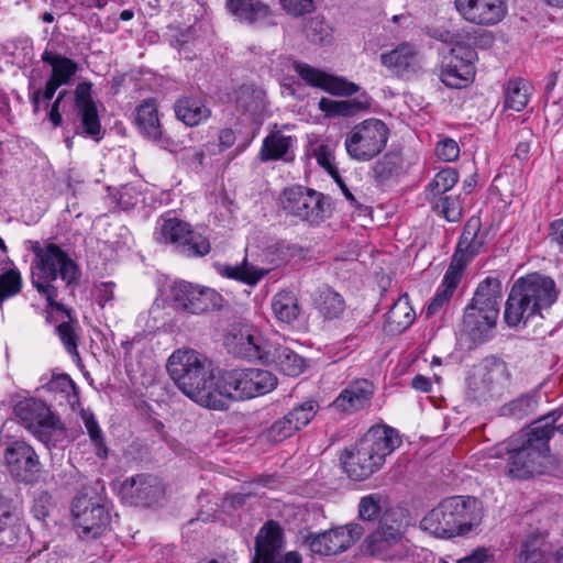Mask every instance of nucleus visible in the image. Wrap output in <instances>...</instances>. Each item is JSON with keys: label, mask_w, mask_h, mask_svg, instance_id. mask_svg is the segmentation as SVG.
Returning <instances> with one entry per match:
<instances>
[{"label": "nucleus", "mask_w": 563, "mask_h": 563, "mask_svg": "<svg viewBox=\"0 0 563 563\" xmlns=\"http://www.w3.org/2000/svg\"><path fill=\"white\" fill-rule=\"evenodd\" d=\"M559 417L560 411L543 416L533 422L528 432L493 448L490 456L506 460V474L515 479H528L543 473L550 453L549 441L554 434L552 423Z\"/></svg>", "instance_id": "f257e3e1"}, {"label": "nucleus", "mask_w": 563, "mask_h": 563, "mask_svg": "<svg viewBox=\"0 0 563 563\" xmlns=\"http://www.w3.org/2000/svg\"><path fill=\"white\" fill-rule=\"evenodd\" d=\"M167 371L175 385L201 407L221 409L212 361L192 349H178L167 362Z\"/></svg>", "instance_id": "f03ea898"}, {"label": "nucleus", "mask_w": 563, "mask_h": 563, "mask_svg": "<svg viewBox=\"0 0 563 563\" xmlns=\"http://www.w3.org/2000/svg\"><path fill=\"white\" fill-rule=\"evenodd\" d=\"M30 251L34 254L31 264L32 285L46 298L51 310L60 311L69 317V311L64 305L56 301L57 288L53 283L59 276L67 285L76 283L79 271L69 255L55 243L41 245L38 241L31 243Z\"/></svg>", "instance_id": "7ed1b4c3"}, {"label": "nucleus", "mask_w": 563, "mask_h": 563, "mask_svg": "<svg viewBox=\"0 0 563 563\" xmlns=\"http://www.w3.org/2000/svg\"><path fill=\"white\" fill-rule=\"evenodd\" d=\"M558 299V289L551 277L532 273L517 279L505 303L504 320L511 327L526 324L542 316Z\"/></svg>", "instance_id": "20e7f679"}, {"label": "nucleus", "mask_w": 563, "mask_h": 563, "mask_svg": "<svg viewBox=\"0 0 563 563\" xmlns=\"http://www.w3.org/2000/svg\"><path fill=\"white\" fill-rule=\"evenodd\" d=\"M401 443L390 427L371 428L350 450L341 455L344 472L353 481H364L377 472L385 459Z\"/></svg>", "instance_id": "39448f33"}, {"label": "nucleus", "mask_w": 563, "mask_h": 563, "mask_svg": "<svg viewBox=\"0 0 563 563\" xmlns=\"http://www.w3.org/2000/svg\"><path fill=\"white\" fill-rule=\"evenodd\" d=\"M482 518V506L476 498L452 496L430 510L420 527L435 537L451 539L471 532L479 526Z\"/></svg>", "instance_id": "423d86ee"}, {"label": "nucleus", "mask_w": 563, "mask_h": 563, "mask_svg": "<svg viewBox=\"0 0 563 563\" xmlns=\"http://www.w3.org/2000/svg\"><path fill=\"white\" fill-rule=\"evenodd\" d=\"M501 283L487 277L479 285L465 307L461 332L474 344L486 342L493 334L501 303Z\"/></svg>", "instance_id": "0eeeda50"}, {"label": "nucleus", "mask_w": 563, "mask_h": 563, "mask_svg": "<svg viewBox=\"0 0 563 563\" xmlns=\"http://www.w3.org/2000/svg\"><path fill=\"white\" fill-rule=\"evenodd\" d=\"M277 377L262 368H233L223 371L218 378V390L222 407L227 408V399H250L265 395L276 388Z\"/></svg>", "instance_id": "6e6552de"}, {"label": "nucleus", "mask_w": 563, "mask_h": 563, "mask_svg": "<svg viewBox=\"0 0 563 563\" xmlns=\"http://www.w3.org/2000/svg\"><path fill=\"white\" fill-rule=\"evenodd\" d=\"M71 514L77 534L84 540L97 539L110 527L108 500L93 487H84L74 498Z\"/></svg>", "instance_id": "1a4fd4ad"}, {"label": "nucleus", "mask_w": 563, "mask_h": 563, "mask_svg": "<svg viewBox=\"0 0 563 563\" xmlns=\"http://www.w3.org/2000/svg\"><path fill=\"white\" fill-rule=\"evenodd\" d=\"M154 239L157 243L172 245L186 257H200L210 250L209 240L194 231L191 225L176 217L162 216L156 222Z\"/></svg>", "instance_id": "9d476101"}, {"label": "nucleus", "mask_w": 563, "mask_h": 563, "mask_svg": "<svg viewBox=\"0 0 563 563\" xmlns=\"http://www.w3.org/2000/svg\"><path fill=\"white\" fill-rule=\"evenodd\" d=\"M389 129L376 118L355 124L344 139V147L350 158L356 162H369L386 147Z\"/></svg>", "instance_id": "9b49d317"}, {"label": "nucleus", "mask_w": 563, "mask_h": 563, "mask_svg": "<svg viewBox=\"0 0 563 563\" xmlns=\"http://www.w3.org/2000/svg\"><path fill=\"white\" fill-rule=\"evenodd\" d=\"M280 203L283 210L288 216L305 221L310 225H319L331 216V208L327 197L321 192L301 186L285 189Z\"/></svg>", "instance_id": "f8f14e48"}, {"label": "nucleus", "mask_w": 563, "mask_h": 563, "mask_svg": "<svg viewBox=\"0 0 563 563\" xmlns=\"http://www.w3.org/2000/svg\"><path fill=\"white\" fill-rule=\"evenodd\" d=\"M170 297L177 309L191 314L220 309L223 302V297L213 288L185 280L172 286Z\"/></svg>", "instance_id": "ddd939ff"}, {"label": "nucleus", "mask_w": 563, "mask_h": 563, "mask_svg": "<svg viewBox=\"0 0 563 563\" xmlns=\"http://www.w3.org/2000/svg\"><path fill=\"white\" fill-rule=\"evenodd\" d=\"M284 533L277 521L268 520L255 537L254 555L251 563H302L299 553L295 551L282 554Z\"/></svg>", "instance_id": "4468645a"}, {"label": "nucleus", "mask_w": 563, "mask_h": 563, "mask_svg": "<svg viewBox=\"0 0 563 563\" xmlns=\"http://www.w3.org/2000/svg\"><path fill=\"white\" fill-rule=\"evenodd\" d=\"M364 527L361 523L350 522L321 533H310L306 537L305 542L316 554L336 555L358 541L364 534Z\"/></svg>", "instance_id": "2eb2a0df"}, {"label": "nucleus", "mask_w": 563, "mask_h": 563, "mask_svg": "<svg viewBox=\"0 0 563 563\" xmlns=\"http://www.w3.org/2000/svg\"><path fill=\"white\" fill-rule=\"evenodd\" d=\"M475 52L465 46L452 47L441 57L439 77L450 88H463L473 79L475 74Z\"/></svg>", "instance_id": "dca6fc26"}, {"label": "nucleus", "mask_w": 563, "mask_h": 563, "mask_svg": "<svg viewBox=\"0 0 563 563\" xmlns=\"http://www.w3.org/2000/svg\"><path fill=\"white\" fill-rule=\"evenodd\" d=\"M9 473L18 482H37L42 464L35 450L24 441H13L4 451Z\"/></svg>", "instance_id": "f3484780"}, {"label": "nucleus", "mask_w": 563, "mask_h": 563, "mask_svg": "<svg viewBox=\"0 0 563 563\" xmlns=\"http://www.w3.org/2000/svg\"><path fill=\"white\" fill-rule=\"evenodd\" d=\"M224 345L228 352L239 358L246 361H262L264 363L265 352L269 343L263 335L251 327L233 328L224 338Z\"/></svg>", "instance_id": "a211bd4d"}, {"label": "nucleus", "mask_w": 563, "mask_h": 563, "mask_svg": "<svg viewBox=\"0 0 563 563\" xmlns=\"http://www.w3.org/2000/svg\"><path fill=\"white\" fill-rule=\"evenodd\" d=\"M74 112L79 121L81 135L97 142L103 136L97 104L92 98V84L82 81L77 85L74 93Z\"/></svg>", "instance_id": "6ab92c4d"}, {"label": "nucleus", "mask_w": 563, "mask_h": 563, "mask_svg": "<svg viewBox=\"0 0 563 563\" xmlns=\"http://www.w3.org/2000/svg\"><path fill=\"white\" fill-rule=\"evenodd\" d=\"M120 493L130 505L150 507L164 496V486L154 475L137 474L124 479Z\"/></svg>", "instance_id": "aec40b11"}, {"label": "nucleus", "mask_w": 563, "mask_h": 563, "mask_svg": "<svg viewBox=\"0 0 563 563\" xmlns=\"http://www.w3.org/2000/svg\"><path fill=\"white\" fill-rule=\"evenodd\" d=\"M454 5L465 21L481 26L495 25L507 13L504 0H454Z\"/></svg>", "instance_id": "412c9836"}, {"label": "nucleus", "mask_w": 563, "mask_h": 563, "mask_svg": "<svg viewBox=\"0 0 563 563\" xmlns=\"http://www.w3.org/2000/svg\"><path fill=\"white\" fill-rule=\"evenodd\" d=\"M294 70L309 86L320 88L331 95L351 96L358 91V86L344 78L329 75L302 62H294Z\"/></svg>", "instance_id": "4be33fe9"}, {"label": "nucleus", "mask_w": 563, "mask_h": 563, "mask_svg": "<svg viewBox=\"0 0 563 563\" xmlns=\"http://www.w3.org/2000/svg\"><path fill=\"white\" fill-rule=\"evenodd\" d=\"M484 244L485 233L481 232V221L477 218H471L464 227L449 266L463 274L466 265L482 251Z\"/></svg>", "instance_id": "5701e85b"}, {"label": "nucleus", "mask_w": 563, "mask_h": 563, "mask_svg": "<svg viewBox=\"0 0 563 563\" xmlns=\"http://www.w3.org/2000/svg\"><path fill=\"white\" fill-rule=\"evenodd\" d=\"M225 9L239 22L249 25L275 26V12L262 0H225Z\"/></svg>", "instance_id": "b1692460"}, {"label": "nucleus", "mask_w": 563, "mask_h": 563, "mask_svg": "<svg viewBox=\"0 0 563 563\" xmlns=\"http://www.w3.org/2000/svg\"><path fill=\"white\" fill-rule=\"evenodd\" d=\"M236 111L245 120L262 124L267 112L266 92L254 85H242L233 93Z\"/></svg>", "instance_id": "393cba45"}, {"label": "nucleus", "mask_w": 563, "mask_h": 563, "mask_svg": "<svg viewBox=\"0 0 563 563\" xmlns=\"http://www.w3.org/2000/svg\"><path fill=\"white\" fill-rule=\"evenodd\" d=\"M374 391L375 387L371 380H353L334 399L332 407L347 413L358 411L369 405Z\"/></svg>", "instance_id": "a878e982"}, {"label": "nucleus", "mask_w": 563, "mask_h": 563, "mask_svg": "<svg viewBox=\"0 0 563 563\" xmlns=\"http://www.w3.org/2000/svg\"><path fill=\"white\" fill-rule=\"evenodd\" d=\"M25 537L26 530L21 522L19 507L15 505H0V549H12Z\"/></svg>", "instance_id": "bb28decb"}, {"label": "nucleus", "mask_w": 563, "mask_h": 563, "mask_svg": "<svg viewBox=\"0 0 563 563\" xmlns=\"http://www.w3.org/2000/svg\"><path fill=\"white\" fill-rule=\"evenodd\" d=\"M404 539L402 531L393 526L380 525L364 542L365 552L372 556L394 559L391 549Z\"/></svg>", "instance_id": "cd10ccee"}, {"label": "nucleus", "mask_w": 563, "mask_h": 563, "mask_svg": "<svg viewBox=\"0 0 563 563\" xmlns=\"http://www.w3.org/2000/svg\"><path fill=\"white\" fill-rule=\"evenodd\" d=\"M264 364L275 367L287 376H298L303 372L305 360L291 349L269 343L264 355Z\"/></svg>", "instance_id": "c85d7f7f"}, {"label": "nucleus", "mask_w": 563, "mask_h": 563, "mask_svg": "<svg viewBox=\"0 0 563 563\" xmlns=\"http://www.w3.org/2000/svg\"><path fill=\"white\" fill-rule=\"evenodd\" d=\"M418 52L413 45L401 43L394 49L380 55L382 64L396 76H408L417 66Z\"/></svg>", "instance_id": "c756f323"}, {"label": "nucleus", "mask_w": 563, "mask_h": 563, "mask_svg": "<svg viewBox=\"0 0 563 563\" xmlns=\"http://www.w3.org/2000/svg\"><path fill=\"white\" fill-rule=\"evenodd\" d=\"M510 374L507 364L497 357H486L476 368L474 374V384L477 379L484 390H490L495 386H504L508 383Z\"/></svg>", "instance_id": "7c9ffc66"}, {"label": "nucleus", "mask_w": 563, "mask_h": 563, "mask_svg": "<svg viewBox=\"0 0 563 563\" xmlns=\"http://www.w3.org/2000/svg\"><path fill=\"white\" fill-rule=\"evenodd\" d=\"M176 118L187 126H196L207 121L211 115L210 108L201 98L184 96L174 104Z\"/></svg>", "instance_id": "2f4dec72"}, {"label": "nucleus", "mask_w": 563, "mask_h": 563, "mask_svg": "<svg viewBox=\"0 0 563 563\" xmlns=\"http://www.w3.org/2000/svg\"><path fill=\"white\" fill-rule=\"evenodd\" d=\"M552 545L542 532H532L522 540L518 563H548Z\"/></svg>", "instance_id": "473e14b6"}, {"label": "nucleus", "mask_w": 563, "mask_h": 563, "mask_svg": "<svg viewBox=\"0 0 563 563\" xmlns=\"http://www.w3.org/2000/svg\"><path fill=\"white\" fill-rule=\"evenodd\" d=\"M462 275L463 274L453 269V267H448L439 288L427 307V317L434 316L449 306L450 300L462 279Z\"/></svg>", "instance_id": "72a5a7b5"}, {"label": "nucleus", "mask_w": 563, "mask_h": 563, "mask_svg": "<svg viewBox=\"0 0 563 563\" xmlns=\"http://www.w3.org/2000/svg\"><path fill=\"white\" fill-rule=\"evenodd\" d=\"M416 313L407 294L401 295L386 314V327L389 332L401 333L415 321Z\"/></svg>", "instance_id": "f704fd0d"}, {"label": "nucleus", "mask_w": 563, "mask_h": 563, "mask_svg": "<svg viewBox=\"0 0 563 563\" xmlns=\"http://www.w3.org/2000/svg\"><path fill=\"white\" fill-rule=\"evenodd\" d=\"M42 60L52 67L49 79L59 86L69 85L78 70V64L60 54L45 49Z\"/></svg>", "instance_id": "c9c22d12"}, {"label": "nucleus", "mask_w": 563, "mask_h": 563, "mask_svg": "<svg viewBox=\"0 0 563 563\" xmlns=\"http://www.w3.org/2000/svg\"><path fill=\"white\" fill-rule=\"evenodd\" d=\"M135 123L145 136L162 141V128L154 100H145L136 108Z\"/></svg>", "instance_id": "e433bc0d"}, {"label": "nucleus", "mask_w": 563, "mask_h": 563, "mask_svg": "<svg viewBox=\"0 0 563 563\" xmlns=\"http://www.w3.org/2000/svg\"><path fill=\"white\" fill-rule=\"evenodd\" d=\"M51 413L52 411L42 400L34 398L20 400L14 406L15 417L30 431Z\"/></svg>", "instance_id": "4c0bfd02"}, {"label": "nucleus", "mask_w": 563, "mask_h": 563, "mask_svg": "<svg viewBox=\"0 0 563 563\" xmlns=\"http://www.w3.org/2000/svg\"><path fill=\"white\" fill-rule=\"evenodd\" d=\"M271 307L275 318L282 323L291 324L300 314L298 298L290 290H280L275 294Z\"/></svg>", "instance_id": "58836bf2"}, {"label": "nucleus", "mask_w": 563, "mask_h": 563, "mask_svg": "<svg viewBox=\"0 0 563 563\" xmlns=\"http://www.w3.org/2000/svg\"><path fill=\"white\" fill-rule=\"evenodd\" d=\"M292 145L294 139L291 136L283 135L279 132H272L263 140L258 157L262 162L287 161V154Z\"/></svg>", "instance_id": "ea45409f"}, {"label": "nucleus", "mask_w": 563, "mask_h": 563, "mask_svg": "<svg viewBox=\"0 0 563 563\" xmlns=\"http://www.w3.org/2000/svg\"><path fill=\"white\" fill-rule=\"evenodd\" d=\"M218 272L228 278L242 282L247 285H256L268 272L266 268H257L245 260L241 265H220Z\"/></svg>", "instance_id": "a19ab883"}, {"label": "nucleus", "mask_w": 563, "mask_h": 563, "mask_svg": "<svg viewBox=\"0 0 563 563\" xmlns=\"http://www.w3.org/2000/svg\"><path fill=\"white\" fill-rule=\"evenodd\" d=\"M314 303L318 311L327 319L339 318L345 310L343 297L330 287L319 291Z\"/></svg>", "instance_id": "79ce46f5"}, {"label": "nucleus", "mask_w": 563, "mask_h": 563, "mask_svg": "<svg viewBox=\"0 0 563 563\" xmlns=\"http://www.w3.org/2000/svg\"><path fill=\"white\" fill-rule=\"evenodd\" d=\"M531 86L521 78L510 79L505 88V108L522 111L529 101Z\"/></svg>", "instance_id": "37998d69"}, {"label": "nucleus", "mask_w": 563, "mask_h": 563, "mask_svg": "<svg viewBox=\"0 0 563 563\" xmlns=\"http://www.w3.org/2000/svg\"><path fill=\"white\" fill-rule=\"evenodd\" d=\"M369 107L367 101L360 100H331L328 98H321L319 101V108L329 115L350 117L355 114L357 111L365 110Z\"/></svg>", "instance_id": "c03bdc74"}, {"label": "nucleus", "mask_w": 563, "mask_h": 563, "mask_svg": "<svg viewBox=\"0 0 563 563\" xmlns=\"http://www.w3.org/2000/svg\"><path fill=\"white\" fill-rule=\"evenodd\" d=\"M386 504L384 495L371 493L362 496L357 506V517L364 522H375L380 517Z\"/></svg>", "instance_id": "a18cd8bd"}, {"label": "nucleus", "mask_w": 563, "mask_h": 563, "mask_svg": "<svg viewBox=\"0 0 563 563\" xmlns=\"http://www.w3.org/2000/svg\"><path fill=\"white\" fill-rule=\"evenodd\" d=\"M300 255L301 249L298 245L289 244L285 241L276 242L265 250L266 258L275 266L287 263Z\"/></svg>", "instance_id": "49530a36"}, {"label": "nucleus", "mask_w": 563, "mask_h": 563, "mask_svg": "<svg viewBox=\"0 0 563 563\" xmlns=\"http://www.w3.org/2000/svg\"><path fill=\"white\" fill-rule=\"evenodd\" d=\"M47 389L52 393H59L74 407L79 402V393L75 382L66 374L53 376L47 383Z\"/></svg>", "instance_id": "de8ad7c7"}, {"label": "nucleus", "mask_w": 563, "mask_h": 563, "mask_svg": "<svg viewBox=\"0 0 563 563\" xmlns=\"http://www.w3.org/2000/svg\"><path fill=\"white\" fill-rule=\"evenodd\" d=\"M457 180L459 174L456 169L446 167L434 175L433 179L429 183L427 190L433 198H437L451 190Z\"/></svg>", "instance_id": "09e8293b"}, {"label": "nucleus", "mask_w": 563, "mask_h": 563, "mask_svg": "<svg viewBox=\"0 0 563 563\" xmlns=\"http://www.w3.org/2000/svg\"><path fill=\"white\" fill-rule=\"evenodd\" d=\"M433 201V209L450 222L459 221L462 217V202L457 196H440Z\"/></svg>", "instance_id": "8fccbe9b"}, {"label": "nucleus", "mask_w": 563, "mask_h": 563, "mask_svg": "<svg viewBox=\"0 0 563 563\" xmlns=\"http://www.w3.org/2000/svg\"><path fill=\"white\" fill-rule=\"evenodd\" d=\"M81 418L84 420L89 438L95 445L96 454L101 459H106L108 456V448L102 437L101 429L95 419V416L91 412L82 410Z\"/></svg>", "instance_id": "3c124183"}, {"label": "nucleus", "mask_w": 563, "mask_h": 563, "mask_svg": "<svg viewBox=\"0 0 563 563\" xmlns=\"http://www.w3.org/2000/svg\"><path fill=\"white\" fill-rule=\"evenodd\" d=\"M319 405L316 400L309 399L294 407L286 416L298 430L305 428L316 416Z\"/></svg>", "instance_id": "603ef678"}, {"label": "nucleus", "mask_w": 563, "mask_h": 563, "mask_svg": "<svg viewBox=\"0 0 563 563\" xmlns=\"http://www.w3.org/2000/svg\"><path fill=\"white\" fill-rule=\"evenodd\" d=\"M537 406L536 399L530 395H522L501 408L504 416H509L515 419H522L531 415Z\"/></svg>", "instance_id": "864d4df0"}, {"label": "nucleus", "mask_w": 563, "mask_h": 563, "mask_svg": "<svg viewBox=\"0 0 563 563\" xmlns=\"http://www.w3.org/2000/svg\"><path fill=\"white\" fill-rule=\"evenodd\" d=\"M296 431H298V429L295 428L294 423L285 415L269 427L267 437L273 442H282L291 437Z\"/></svg>", "instance_id": "5fc2aeb1"}, {"label": "nucleus", "mask_w": 563, "mask_h": 563, "mask_svg": "<svg viewBox=\"0 0 563 563\" xmlns=\"http://www.w3.org/2000/svg\"><path fill=\"white\" fill-rule=\"evenodd\" d=\"M56 332L66 351L70 355L78 356V336L73 324L69 321H63L57 325Z\"/></svg>", "instance_id": "6e6d98bb"}, {"label": "nucleus", "mask_w": 563, "mask_h": 563, "mask_svg": "<svg viewBox=\"0 0 563 563\" xmlns=\"http://www.w3.org/2000/svg\"><path fill=\"white\" fill-rule=\"evenodd\" d=\"M313 157L317 163L323 167L328 174L334 179L339 180V170L333 164L334 155L329 145L321 144L313 150Z\"/></svg>", "instance_id": "4d7b16f0"}, {"label": "nucleus", "mask_w": 563, "mask_h": 563, "mask_svg": "<svg viewBox=\"0 0 563 563\" xmlns=\"http://www.w3.org/2000/svg\"><path fill=\"white\" fill-rule=\"evenodd\" d=\"M59 419L53 413L47 416L31 432L44 444L48 445L53 440V433L58 429Z\"/></svg>", "instance_id": "13d9d810"}, {"label": "nucleus", "mask_w": 563, "mask_h": 563, "mask_svg": "<svg viewBox=\"0 0 563 563\" xmlns=\"http://www.w3.org/2000/svg\"><path fill=\"white\" fill-rule=\"evenodd\" d=\"M398 167V158L394 154H385L380 159H378L373 166L374 177L384 181L391 177V175L396 172Z\"/></svg>", "instance_id": "bf43d9fd"}, {"label": "nucleus", "mask_w": 563, "mask_h": 563, "mask_svg": "<svg viewBox=\"0 0 563 563\" xmlns=\"http://www.w3.org/2000/svg\"><path fill=\"white\" fill-rule=\"evenodd\" d=\"M22 279L18 272L8 271L0 275V297L8 298L21 290Z\"/></svg>", "instance_id": "052dcab7"}, {"label": "nucleus", "mask_w": 563, "mask_h": 563, "mask_svg": "<svg viewBox=\"0 0 563 563\" xmlns=\"http://www.w3.org/2000/svg\"><path fill=\"white\" fill-rule=\"evenodd\" d=\"M305 32L307 37L316 44L323 43L330 34L329 26L319 18H313L307 21Z\"/></svg>", "instance_id": "680f3d73"}, {"label": "nucleus", "mask_w": 563, "mask_h": 563, "mask_svg": "<svg viewBox=\"0 0 563 563\" xmlns=\"http://www.w3.org/2000/svg\"><path fill=\"white\" fill-rule=\"evenodd\" d=\"M53 507L52 495L47 490H37L34 494L32 512L38 520H44Z\"/></svg>", "instance_id": "e2e57ef3"}, {"label": "nucleus", "mask_w": 563, "mask_h": 563, "mask_svg": "<svg viewBox=\"0 0 563 563\" xmlns=\"http://www.w3.org/2000/svg\"><path fill=\"white\" fill-rule=\"evenodd\" d=\"M60 86L48 78L44 90H35L31 96V102L33 104L34 113H38L41 109V102L44 101V108L48 107V101L54 97L56 90Z\"/></svg>", "instance_id": "0e129e2a"}, {"label": "nucleus", "mask_w": 563, "mask_h": 563, "mask_svg": "<svg viewBox=\"0 0 563 563\" xmlns=\"http://www.w3.org/2000/svg\"><path fill=\"white\" fill-rule=\"evenodd\" d=\"M282 9L292 16H301L314 10L313 0H279Z\"/></svg>", "instance_id": "69168bd1"}, {"label": "nucleus", "mask_w": 563, "mask_h": 563, "mask_svg": "<svg viewBox=\"0 0 563 563\" xmlns=\"http://www.w3.org/2000/svg\"><path fill=\"white\" fill-rule=\"evenodd\" d=\"M435 155L443 162H453L460 155L459 144L453 139L440 141L435 147Z\"/></svg>", "instance_id": "338daca9"}, {"label": "nucleus", "mask_w": 563, "mask_h": 563, "mask_svg": "<svg viewBox=\"0 0 563 563\" xmlns=\"http://www.w3.org/2000/svg\"><path fill=\"white\" fill-rule=\"evenodd\" d=\"M115 284L113 282H104L96 285L93 296L100 307H104L114 299Z\"/></svg>", "instance_id": "774afa93"}]
</instances>
